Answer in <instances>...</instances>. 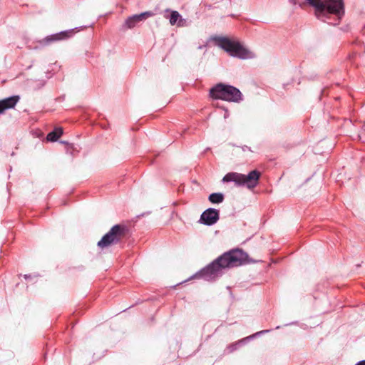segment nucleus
<instances>
[{
	"label": "nucleus",
	"mask_w": 365,
	"mask_h": 365,
	"mask_svg": "<svg viewBox=\"0 0 365 365\" xmlns=\"http://www.w3.org/2000/svg\"><path fill=\"white\" fill-rule=\"evenodd\" d=\"M248 262V255L239 249L232 250L218 257L195 275L197 278L213 279L221 274L223 269L238 267Z\"/></svg>",
	"instance_id": "nucleus-1"
},
{
	"label": "nucleus",
	"mask_w": 365,
	"mask_h": 365,
	"mask_svg": "<svg viewBox=\"0 0 365 365\" xmlns=\"http://www.w3.org/2000/svg\"><path fill=\"white\" fill-rule=\"evenodd\" d=\"M307 3L314 8V14L317 19L327 21L330 15L336 17L338 24L344 15V3L343 0H306Z\"/></svg>",
	"instance_id": "nucleus-2"
},
{
	"label": "nucleus",
	"mask_w": 365,
	"mask_h": 365,
	"mask_svg": "<svg viewBox=\"0 0 365 365\" xmlns=\"http://www.w3.org/2000/svg\"><path fill=\"white\" fill-rule=\"evenodd\" d=\"M214 40L217 46L231 56L241 59L253 58L255 57V53L244 47L239 41L231 40L227 37H215Z\"/></svg>",
	"instance_id": "nucleus-3"
},
{
	"label": "nucleus",
	"mask_w": 365,
	"mask_h": 365,
	"mask_svg": "<svg viewBox=\"0 0 365 365\" xmlns=\"http://www.w3.org/2000/svg\"><path fill=\"white\" fill-rule=\"evenodd\" d=\"M128 233L129 230L126 225L123 224L115 225L98 242L97 246L101 250H104L119 244L128 237Z\"/></svg>",
	"instance_id": "nucleus-4"
},
{
	"label": "nucleus",
	"mask_w": 365,
	"mask_h": 365,
	"mask_svg": "<svg viewBox=\"0 0 365 365\" xmlns=\"http://www.w3.org/2000/svg\"><path fill=\"white\" fill-rule=\"evenodd\" d=\"M261 175L262 173L257 170H252L247 175L232 172L226 174L222 181L234 182L237 186H244L252 190L258 185Z\"/></svg>",
	"instance_id": "nucleus-5"
},
{
	"label": "nucleus",
	"mask_w": 365,
	"mask_h": 365,
	"mask_svg": "<svg viewBox=\"0 0 365 365\" xmlns=\"http://www.w3.org/2000/svg\"><path fill=\"white\" fill-rule=\"evenodd\" d=\"M210 96L213 99L238 103L242 100L240 91L230 85L217 83L210 90Z\"/></svg>",
	"instance_id": "nucleus-6"
},
{
	"label": "nucleus",
	"mask_w": 365,
	"mask_h": 365,
	"mask_svg": "<svg viewBox=\"0 0 365 365\" xmlns=\"http://www.w3.org/2000/svg\"><path fill=\"white\" fill-rule=\"evenodd\" d=\"M75 34L74 29L66 30L63 31H61L59 33L52 34L46 36L43 39L39 41L40 45L41 46H47L54 41H64L66 40Z\"/></svg>",
	"instance_id": "nucleus-7"
},
{
	"label": "nucleus",
	"mask_w": 365,
	"mask_h": 365,
	"mask_svg": "<svg viewBox=\"0 0 365 365\" xmlns=\"http://www.w3.org/2000/svg\"><path fill=\"white\" fill-rule=\"evenodd\" d=\"M155 13L150 11L143 12L140 14H135L126 19L124 23V26L126 29H133L140 22L145 21L148 18L152 17Z\"/></svg>",
	"instance_id": "nucleus-8"
},
{
	"label": "nucleus",
	"mask_w": 365,
	"mask_h": 365,
	"mask_svg": "<svg viewBox=\"0 0 365 365\" xmlns=\"http://www.w3.org/2000/svg\"><path fill=\"white\" fill-rule=\"evenodd\" d=\"M219 220V211L214 208H208L205 210L200 218V222L205 225H212Z\"/></svg>",
	"instance_id": "nucleus-9"
},
{
	"label": "nucleus",
	"mask_w": 365,
	"mask_h": 365,
	"mask_svg": "<svg viewBox=\"0 0 365 365\" xmlns=\"http://www.w3.org/2000/svg\"><path fill=\"white\" fill-rule=\"evenodd\" d=\"M19 100V96H12L0 100V115L4 114L7 110L14 108Z\"/></svg>",
	"instance_id": "nucleus-10"
},
{
	"label": "nucleus",
	"mask_w": 365,
	"mask_h": 365,
	"mask_svg": "<svg viewBox=\"0 0 365 365\" xmlns=\"http://www.w3.org/2000/svg\"><path fill=\"white\" fill-rule=\"evenodd\" d=\"M164 17L169 19V22L172 26L177 24L178 26L183 25L182 21H184L177 11H171L169 9L165 10Z\"/></svg>",
	"instance_id": "nucleus-11"
},
{
	"label": "nucleus",
	"mask_w": 365,
	"mask_h": 365,
	"mask_svg": "<svg viewBox=\"0 0 365 365\" xmlns=\"http://www.w3.org/2000/svg\"><path fill=\"white\" fill-rule=\"evenodd\" d=\"M63 134V130L61 128H58L50 132L47 136L46 139L48 141L55 142Z\"/></svg>",
	"instance_id": "nucleus-12"
},
{
	"label": "nucleus",
	"mask_w": 365,
	"mask_h": 365,
	"mask_svg": "<svg viewBox=\"0 0 365 365\" xmlns=\"http://www.w3.org/2000/svg\"><path fill=\"white\" fill-rule=\"evenodd\" d=\"M224 200V195L220 192L212 193L209 196V200L212 203H220Z\"/></svg>",
	"instance_id": "nucleus-13"
},
{
	"label": "nucleus",
	"mask_w": 365,
	"mask_h": 365,
	"mask_svg": "<svg viewBox=\"0 0 365 365\" xmlns=\"http://www.w3.org/2000/svg\"><path fill=\"white\" fill-rule=\"evenodd\" d=\"M243 341H244V339L240 340L237 342H235V343H232V344L228 345L225 349V352L227 354H231V353L234 352L235 350H237L239 348L240 345L241 344V343H242Z\"/></svg>",
	"instance_id": "nucleus-14"
},
{
	"label": "nucleus",
	"mask_w": 365,
	"mask_h": 365,
	"mask_svg": "<svg viewBox=\"0 0 365 365\" xmlns=\"http://www.w3.org/2000/svg\"><path fill=\"white\" fill-rule=\"evenodd\" d=\"M242 150H243V151H247V150H248V151H252V150H251V149H250V148H249V147H248V146H247V145H244V146L242 148Z\"/></svg>",
	"instance_id": "nucleus-15"
},
{
	"label": "nucleus",
	"mask_w": 365,
	"mask_h": 365,
	"mask_svg": "<svg viewBox=\"0 0 365 365\" xmlns=\"http://www.w3.org/2000/svg\"><path fill=\"white\" fill-rule=\"evenodd\" d=\"M355 365H365V360L361 361L356 364Z\"/></svg>",
	"instance_id": "nucleus-16"
},
{
	"label": "nucleus",
	"mask_w": 365,
	"mask_h": 365,
	"mask_svg": "<svg viewBox=\"0 0 365 365\" xmlns=\"http://www.w3.org/2000/svg\"><path fill=\"white\" fill-rule=\"evenodd\" d=\"M363 130H364L365 132V121L364 122V125H363V127H362Z\"/></svg>",
	"instance_id": "nucleus-17"
}]
</instances>
